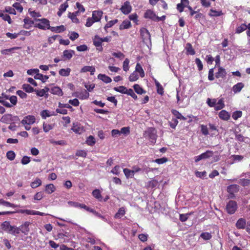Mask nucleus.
Listing matches in <instances>:
<instances>
[{
    "label": "nucleus",
    "instance_id": "f257e3e1",
    "mask_svg": "<svg viewBox=\"0 0 250 250\" xmlns=\"http://www.w3.org/2000/svg\"><path fill=\"white\" fill-rule=\"evenodd\" d=\"M0 228L3 231L14 235L19 234V230L18 227L16 226L10 225V222L8 221L3 222L1 224Z\"/></svg>",
    "mask_w": 250,
    "mask_h": 250
},
{
    "label": "nucleus",
    "instance_id": "f03ea898",
    "mask_svg": "<svg viewBox=\"0 0 250 250\" xmlns=\"http://www.w3.org/2000/svg\"><path fill=\"white\" fill-rule=\"evenodd\" d=\"M36 22L34 24L35 27H38L40 29L46 30L49 29L50 26V21L46 19L43 18L42 19H36Z\"/></svg>",
    "mask_w": 250,
    "mask_h": 250
},
{
    "label": "nucleus",
    "instance_id": "7ed1b4c3",
    "mask_svg": "<svg viewBox=\"0 0 250 250\" xmlns=\"http://www.w3.org/2000/svg\"><path fill=\"white\" fill-rule=\"evenodd\" d=\"M238 208L237 203L233 200H230L227 203L226 206L227 212L229 214H234Z\"/></svg>",
    "mask_w": 250,
    "mask_h": 250
},
{
    "label": "nucleus",
    "instance_id": "20e7f679",
    "mask_svg": "<svg viewBox=\"0 0 250 250\" xmlns=\"http://www.w3.org/2000/svg\"><path fill=\"white\" fill-rule=\"evenodd\" d=\"M16 212L22 214L25 213L27 215H38L40 216H44L46 215V214L43 212L30 209H20L17 210Z\"/></svg>",
    "mask_w": 250,
    "mask_h": 250
},
{
    "label": "nucleus",
    "instance_id": "39448f33",
    "mask_svg": "<svg viewBox=\"0 0 250 250\" xmlns=\"http://www.w3.org/2000/svg\"><path fill=\"white\" fill-rule=\"evenodd\" d=\"M30 224V222L28 221H26L21 225L19 227H18V229L19 230V233H20V232H21L24 234L27 235L30 230L29 227Z\"/></svg>",
    "mask_w": 250,
    "mask_h": 250
},
{
    "label": "nucleus",
    "instance_id": "423d86ee",
    "mask_svg": "<svg viewBox=\"0 0 250 250\" xmlns=\"http://www.w3.org/2000/svg\"><path fill=\"white\" fill-rule=\"evenodd\" d=\"M146 133L147 134L148 139L150 142L152 144H155L157 138V135L155 132V129L154 128H150Z\"/></svg>",
    "mask_w": 250,
    "mask_h": 250
},
{
    "label": "nucleus",
    "instance_id": "0eeeda50",
    "mask_svg": "<svg viewBox=\"0 0 250 250\" xmlns=\"http://www.w3.org/2000/svg\"><path fill=\"white\" fill-rule=\"evenodd\" d=\"M131 10L132 7L128 1L125 2L120 8V10L125 15L128 14L131 12Z\"/></svg>",
    "mask_w": 250,
    "mask_h": 250
},
{
    "label": "nucleus",
    "instance_id": "6e6552de",
    "mask_svg": "<svg viewBox=\"0 0 250 250\" xmlns=\"http://www.w3.org/2000/svg\"><path fill=\"white\" fill-rule=\"evenodd\" d=\"M31 72H34V73L36 74L34 76L35 79L41 80L43 83H44L43 75L39 73V70L38 69L36 68L28 70L27 73L28 74L32 75V73H31Z\"/></svg>",
    "mask_w": 250,
    "mask_h": 250
},
{
    "label": "nucleus",
    "instance_id": "1a4fd4ad",
    "mask_svg": "<svg viewBox=\"0 0 250 250\" xmlns=\"http://www.w3.org/2000/svg\"><path fill=\"white\" fill-rule=\"evenodd\" d=\"M140 32L143 42H145L150 39V35L147 29L142 28L140 29Z\"/></svg>",
    "mask_w": 250,
    "mask_h": 250
},
{
    "label": "nucleus",
    "instance_id": "9d476101",
    "mask_svg": "<svg viewBox=\"0 0 250 250\" xmlns=\"http://www.w3.org/2000/svg\"><path fill=\"white\" fill-rule=\"evenodd\" d=\"M71 130L75 133L79 134H81L84 131L83 127L78 123H73Z\"/></svg>",
    "mask_w": 250,
    "mask_h": 250
},
{
    "label": "nucleus",
    "instance_id": "9b49d317",
    "mask_svg": "<svg viewBox=\"0 0 250 250\" xmlns=\"http://www.w3.org/2000/svg\"><path fill=\"white\" fill-rule=\"evenodd\" d=\"M35 117L33 115H28L24 118L21 123L23 125H32L35 122Z\"/></svg>",
    "mask_w": 250,
    "mask_h": 250
},
{
    "label": "nucleus",
    "instance_id": "f8f14e48",
    "mask_svg": "<svg viewBox=\"0 0 250 250\" xmlns=\"http://www.w3.org/2000/svg\"><path fill=\"white\" fill-rule=\"evenodd\" d=\"M189 3L188 0H181V2L177 4L176 8L180 13H182L184 11V8L188 6Z\"/></svg>",
    "mask_w": 250,
    "mask_h": 250
},
{
    "label": "nucleus",
    "instance_id": "ddd939ff",
    "mask_svg": "<svg viewBox=\"0 0 250 250\" xmlns=\"http://www.w3.org/2000/svg\"><path fill=\"white\" fill-rule=\"evenodd\" d=\"M189 3L188 0H181V2L177 4L176 8L180 13H182L184 11V8L188 6Z\"/></svg>",
    "mask_w": 250,
    "mask_h": 250
},
{
    "label": "nucleus",
    "instance_id": "4468645a",
    "mask_svg": "<svg viewBox=\"0 0 250 250\" xmlns=\"http://www.w3.org/2000/svg\"><path fill=\"white\" fill-rule=\"evenodd\" d=\"M103 15V12L102 11H94L92 13L91 18L96 22L99 21Z\"/></svg>",
    "mask_w": 250,
    "mask_h": 250
},
{
    "label": "nucleus",
    "instance_id": "2eb2a0df",
    "mask_svg": "<svg viewBox=\"0 0 250 250\" xmlns=\"http://www.w3.org/2000/svg\"><path fill=\"white\" fill-rule=\"evenodd\" d=\"M227 72L225 69L222 67L219 66L218 71L215 73V77L216 78H224L226 77Z\"/></svg>",
    "mask_w": 250,
    "mask_h": 250
},
{
    "label": "nucleus",
    "instance_id": "dca6fc26",
    "mask_svg": "<svg viewBox=\"0 0 250 250\" xmlns=\"http://www.w3.org/2000/svg\"><path fill=\"white\" fill-rule=\"evenodd\" d=\"M218 116L220 119L224 121H228L230 118V114L228 112L225 110H222L219 112Z\"/></svg>",
    "mask_w": 250,
    "mask_h": 250
},
{
    "label": "nucleus",
    "instance_id": "f3484780",
    "mask_svg": "<svg viewBox=\"0 0 250 250\" xmlns=\"http://www.w3.org/2000/svg\"><path fill=\"white\" fill-rule=\"evenodd\" d=\"M77 97L81 99H88L89 96V94L85 89H83L80 92H77L76 93Z\"/></svg>",
    "mask_w": 250,
    "mask_h": 250
},
{
    "label": "nucleus",
    "instance_id": "a211bd4d",
    "mask_svg": "<svg viewBox=\"0 0 250 250\" xmlns=\"http://www.w3.org/2000/svg\"><path fill=\"white\" fill-rule=\"evenodd\" d=\"M156 17V14L151 10H147L144 14V18L146 19H150L153 21H155Z\"/></svg>",
    "mask_w": 250,
    "mask_h": 250
},
{
    "label": "nucleus",
    "instance_id": "6ab92c4d",
    "mask_svg": "<svg viewBox=\"0 0 250 250\" xmlns=\"http://www.w3.org/2000/svg\"><path fill=\"white\" fill-rule=\"evenodd\" d=\"M239 190V186L236 184L231 185L227 187V191L229 194H233Z\"/></svg>",
    "mask_w": 250,
    "mask_h": 250
},
{
    "label": "nucleus",
    "instance_id": "aec40b11",
    "mask_svg": "<svg viewBox=\"0 0 250 250\" xmlns=\"http://www.w3.org/2000/svg\"><path fill=\"white\" fill-rule=\"evenodd\" d=\"M246 220L243 218L239 219L236 223V227L238 229H244L246 227Z\"/></svg>",
    "mask_w": 250,
    "mask_h": 250
},
{
    "label": "nucleus",
    "instance_id": "412c9836",
    "mask_svg": "<svg viewBox=\"0 0 250 250\" xmlns=\"http://www.w3.org/2000/svg\"><path fill=\"white\" fill-rule=\"evenodd\" d=\"M49 29L52 32L55 33H61L65 30V28L64 25H62L56 27L49 26Z\"/></svg>",
    "mask_w": 250,
    "mask_h": 250
},
{
    "label": "nucleus",
    "instance_id": "4be33fe9",
    "mask_svg": "<svg viewBox=\"0 0 250 250\" xmlns=\"http://www.w3.org/2000/svg\"><path fill=\"white\" fill-rule=\"evenodd\" d=\"M95 71V68L93 66H83L80 71L81 73H84L90 72L91 75H94Z\"/></svg>",
    "mask_w": 250,
    "mask_h": 250
},
{
    "label": "nucleus",
    "instance_id": "5701e85b",
    "mask_svg": "<svg viewBox=\"0 0 250 250\" xmlns=\"http://www.w3.org/2000/svg\"><path fill=\"white\" fill-rule=\"evenodd\" d=\"M244 87V84L243 83L241 82L238 83L237 84L233 86L232 90L234 93H237L240 92Z\"/></svg>",
    "mask_w": 250,
    "mask_h": 250
},
{
    "label": "nucleus",
    "instance_id": "b1692460",
    "mask_svg": "<svg viewBox=\"0 0 250 250\" xmlns=\"http://www.w3.org/2000/svg\"><path fill=\"white\" fill-rule=\"evenodd\" d=\"M24 26L23 27L26 29H29V28L33 25L35 24L34 22L29 17H26L23 20Z\"/></svg>",
    "mask_w": 250,
    "mask_h": 250
},
{
    "label": "nucleus",
    "instance_id": "393cba45",
    "mask_svg": "<svg viewBox=\"0 0 250 250\" xmlns=\"http://www.w3.org/2000/svg\"><path fill=\"white\" fill-rule=\"evenodd\" d=\"M50 92L54 95H57L59 96H62L63 95L62 90L58 86H54L51 88Z\"/></svg>",
    "mask_w": 250,
    "mask_h": 250
},
{
    "label": "nucleus",
    "instance_id": "a878e982",
    "mask_svg": "<svg viewBox=\"0 0 250 250\" xmlns=\"http://www.w3.org/2000/svg\"><path fill=\"white\" fill-rule=\"evenodd\" d=\"M98 78L100 80H101L103 82L106 83H110L112 81L111 78L105 74H99L98 76Z\"/></svg>",
    "mask_w": 250,
    "mask_h": 250
},
{
    "label": "nucleus",
    "instance_id": "bb28decb",
    "mask_svg": "<svg viewBox=\"0 0 250 250\" xmlns=\"http://www.w3.org/2000/svg\"><path fill=\"white\" fill-rule=\"evenodd\" d=\"M93 44L97 47L101 46L103 41L102 38H100L98 35H95L93 39Z\"/></svg>",
    "mask_w": 250,
    "mask_h": 250
},
{
    "label": "nucleus",
    "instance_id": "cd10ccee",
    "mask_svg": "<svg viewBox=\"0 0 250 250\" xmlns=\"http://www.w3.org/2000/svg\"><path fill=\"white\" fill-rule=\"evenodd\" d=\"M131 26V22L128 20L124 21L120 25V30H124L125 29H128Z\"/></svg>",
    "mask_w": 250,
    "mask_h": 250
},
{
    "label": "nucleus",
    "instance_id": "c85d7f7f",
    "mask_svg": "<svg viewBox=\"0 0 250 250\" xmlns=\"http://www.w3.org/2000/svg\"><path fill=\"white\" fill-rule=\"evenodd\" d=\"M75 54V51L72 50H65L63 52V57L68 60L70 59Z\"/></svg>",
    "mask_w": 250,
    "mask_h": 250
},
{
    "label": "nucleus",
    "instance_id": "c756f323",
    "mask_svg": "<svg viewBox=\"0 0 250 250\" xmlns=\"http://www.w3.org/2000/svg\"><path fill=\"white\" fill-rule=\"evenodd\" d=\"M171 113L176 117L175 119H180L184 121H186L187 120V118L184 117L178 110L176 109H172L171 110Z\"/></svg>",
    "mask_w": 250,
    "mask_h": 250
},
{
    "label": "nucleus",
    "instance_id": "7c9ffc66",
    "mask_svg": "<svg viewBox=\"0 0 250 250\" xmlns=\"http://www.w3.org/2000/svg\"><path fill=\"white\" fill-rule=\"evenodd\" d=\"M186 50L187 51V54L188 55H194L195 54V51L193 48L191 43H187L186 46Z\"/></svg>",
    "mask_w": 250,
    "mask_h": 250
},
{
    "label": "nucleus",
    "instance_id": "2f4dec72",
    "mask_svg": "<svg viewBox=\"0 0 250 250\" xmlns=\"http://www.w3.org/2000/svg\"><path fill=\"white\" fill-rule=\"evenodd\" d=\"M125 213V210L124 207L120 208L117 212L115 214L114 218L116 219L121 218Z\"/></svg>",
    "mask_w": 250,
    "mask_h": 250
},
{
    "label": "nucleus",
    "instance_id": "473e14b6",
    "mask_svg": "<svg viewBox=\"0 0 250 250\" xmlns=\"http://www.w3.org/2000/svg\"><path fill=\"white\" fill-rule=\"evenodd\" d=\"M223 15V13L221 10L217 11L213 9H210L208 15L210 17H219Z\"/></svg>",
    "mask_w": 250,
    "mask_h": 250
},
{
    "label": "nucleus",
    "instance_id": "72a5a7b5",
    "mask_svg": "<svg viewBox=\"0 0 250 250\" xmlns=\"http://www.w3.org/2000/svg\"><path fill=\"white\" fill-rule=\"evenodd\" d=\"M123 172L127 179L134 177V173L132 170L125 168L123 169Z\"/></svg>",
    "mask_w": 250,
    "mask_h": 250
},
{
    "label": "nucleus",
    "instance_id": "f704fd0d",
    "mask_svg": "<svg viewBox=\"0 0 250 250\" xmlns=\"http://www.w3.org/2000/svg\"><path fill=\"white\" fill-rule=\"evenodd\" d=\"M154 82L157 88V93L161 95H163L164 93V90L162 85L156 79L154 80Z\"/></svg>",
    "mask_w": 250,
    "mask_h": 250
},
{
    "label": "nucleus",
    "instance_id": "c9c22d12",
    "mask_svg": "<svg viewBox=\"0 0 250 250\" xmlns=\"http://www.w3.org/2000/svg\"><path fill=\"white\" fill-rule=\"evenodd\" d=\"M56 190V188L52 184L46 185L45 187V191L48 194H51L54 192Z\"/></svg>",
    "mask_w": 250,
    "mask_h": 250
},
{
    "label": "nucleus",
    "instance_id": "e433bc0d",
    "mask_svg": "<svg viewBox=\"0 0 250 250\" xmlns=\"http://www.w3.org/2000/svg\"><path fill=\"white\" fill-rule=\"evenodd\" d=\"M134 72H136L137 73L138 72L141 78L145 77V72L139 63H137L135 67V71Z\"/></svg>",
    "mask_w": 250,
    "mask_h": 250
},
{
    "label": "nucleus",
    "instance_id": "4c0bfd02",
    "mask_svg": "<svg viewBox=\"0 0 250 250\" xmlns=\"http://www.w3.org/2000/svg\"><path fill=\"white\" fill-rule=\"evenodd\" d=\"M93 196L99 201H102V196L100 190L98 189H95L92 192Z\"/></svg>",
    "mask_w": 250,
    "mask_h": 250
},
{
    "label": "nucleus",
    "instance_id": "58836bf2",
    "mask_svg": "<svg viewBox=\"0 0 250 250\" xmlns=\"http://www.w3.org/2000/svg\"><path fill=\"white\" fill-rule=\"evenodd\" d=\"M42 182L41 180L38 178H36V179L30 184V186L33 188H36L39 187L42 185Z\"/></svg>",
    "mask_w": 250,
    "mask_h": 250
},
{
    "label": "nucleus",
    "instance_id": "ea45409f",
    "mask_svg": "<svg viewBox=\"0 0 250 250\" xmlns=\"http://www.w3.org/2000/svg\"><path fill=\"white\" fill-rule=\"evenodd\" d=\"M54 127V124H47L44 122L43 124V129L45 132H47L50 130L52 129Z\"/></svg>",
    "mask_w": 250,
    "mask_h": 250
},
{
    "label": "nucleus",
    "instance_id": "a19ab883",
    "mask_svg": "<svg viewBox=\"0 0 250 250\" xmlns=\"http://www.w3.org/2000/svg\"><path fill=\"white\" fill-rule=\"evenodd\" d=\"M133 87L135 91L138 94H142L143 93H146V91L144 90L138 84H135Z\"/></svg>",
    "mask_w": 250,
    "mask_h": 250
},
{
    "label": "nucleus",
    "instance_id": "79ce46f5",
    "mask_svg": "<svg viewBox=\"0 0 250 250\" xmlns=\"http://www.w3.org/2000/svg\"><path fill=\"white\" fill-rule=\"evenodd\" d=\"M71 71V69L69 68H67L66 69H61L59 70V74L62 76H68L70 75V72Z\"/></svg>",
    "mask_w": 250,
    "mask_h": 250
},
{
    "label": "nucleus",
    "instance_id": "37998d69",
    "mask_svg": "<svg viewBox=\"0 0 250 250\" xmlns=\"http://www.w3.org/2000/svg\"><path fill=\"white\" fill-rule=\"evenodd\" d=\"M114 90L122 94H126L127 89L125 86H120L114 87Z\"/></svg>",
    "mask_w": 250,
    "mask_h": 250
},
{
    "label": "nucleus",
    "instance_id": "c03bdc74",
    "mask_svg": "<svg viewBox=\"0 0 250 250\" xmlns=\"http://www.w3.org/2000/svg\"><path fill=\"white\" fill-rule=\"evenodd\" d=\"M49 89L48 87H45L44 89H42L41 90H35L36 91V94L40 97H42L44 95L46 92L48 91Z\"/></svg>",
    "mask_w": 250,
    "mask_h": 250
},
{
    "label": "nucleus",
    "instance_id": "a18cd8bd",
    "mask_svg": "<svg viewBox=\"0 0 250 250\" xmlns=\"http://www.w3.org/2000/svg\"><path fill=\"white\" fill-rule=\"evenodd\" d=\"M200 237L203 239L204 240H210L212 235L210 233L208 232H203L200 234Z\"/></svg>",
    "mask_w": 250,
    "mask_h": 250
},
{
    "label": "nucleus",
    "instance_id": "49530a36",
    "mask_svg": "<svg viewBox=\"0 0 250 250\" xmlns=\"http://www.w3.org/2000/svg\"><path fill=\"white\" fill-rule=\"evenodd\" d=\"M118 22V20L117 19L112 20L107 22V23L104 26V29L106 30L107 29L112 27L115 24L117 23Z\"/></svg>",
    "mask_w": 250,
    "mask_h": 250
},
{
    "label": "nucleus",
    "instance_id": "de8ad7c7",
    "mask_svg": "<svg viewBox=\"0 0 250 250\" xmlns=\"http://www.w3.org/2000/svg\"><path fill=\"white\" fill-rule=\"evenodd\" d=\"M247 28V25L245 23H243L236 28L235 33L237 34H240L244 31Z\"/></svg>",
    "mask_w": 250,
    "mask_h": 250
},
{
    "label": "nucleus",
    "instance_id": "09e8293b",
    "mask_svg": "<svg viewBox=\"0 0 250 250\" xmlns=\"http://www.w3.org/2000/svg\"><path fill=\"white\" fill-rule=\"evenodd\" d=\"M138 79H139L138 75L137 74V73L136 72H134V71L130 75V76L128 78L129 81L130 82L136 81L137 80H138Z\"/></svg>",
    "mask_w": 250,
    "mask_h": 250
},
{
    "label": "nucleus",
    "instance_id": "8fccbe9b",
    "mask_svg": "<svg viewBox=\"0 0 250 250\" xmlns=\"http://www.w3.org/2000/svg\"><path fill=\"white\" fill-rule=\"evenodd\" d=\"M6 157L7 159H9V160L13 161L15 158L16 154L13 151L10 150L7 152Z\"/></svg>",
    "mask_w": 250,
    "mask_h": 250
},
{
    "label": "nucleus",
    "instance_id": "3c124183",
    "mask_svg": "<svg viewBox=\"0 0 250 250\" xmlns=\"http://www.w3.org/2000/svg\"><path fill=\"white\" fill-rule=\"evenodd\" d=\"M86 142V144L88 146H93L96 143L95 138L93 136H91V135L89 136L87 138Z\"/></svg>",
    "mask_w": 250,
    "mask_h": 250
},
{
    "label": "nucleus",
    "instance_id": "603ef678",
    "mask_svg": "<svg viewBox=\"0 0 250 250\" xmlns=\"http://www.w3.org/2000/svg\"><path fill=\"white\" fill-rule=\"evenodd\" d=\"M22 88L28 93L32 92L35 90L34 89L33 87H32L30 84H23L22 85Z\"/></svg>",
    "mask_w": 250,
    "mask_h": 250
},
{
    "label": "nucleus",
    "instance_id": "864d4df0",
    "mask_svg": "<svg viewBox=\"0 0 250 250\" xmlns=\"http://www.w3.org/2000/svg\"><path fill=\"white\" fill-rule=\"evenodd\" d=\"M168 161V159L166 157H163L161 158L156 159L154 160H153V162L156 163L159 165L163 164L166 163Z\"/></svg>",
    "mask_w": 250,
    "mask_h": 250
},
{
    "label": "nucleus",
    "instance_id": "5fc2aeb1",
    "mask_svg": "<svg viewBox=\"0 0 250 250\" xmlns=\"http://www.w3.org/2000/svg\"><path fill=\"white\" fill-rule=\"evenodd\" d=\"M9 101L11 103V104H10V105L11 106L10 107H9L8 108L12 107L13 106L16 105V104L17 103V98L16 96H14V95L11 96L9 98Z\"/></svg>",
    "mask_w": 250,
    "mask_h": 250
},
{
    "label": "nucleus",
    "instance_id": "6e6d98bb",
    "mask_svg": "<svg viewBox=\"0 0 250 250\" xmlns=\"http://www.w3.org/2000/svg\"><path fill=\"white\" fill-rule=\"evenodd\" d=\"M68 17L72 20V22L76 23H79V20L77 18L76 15L69 12L68 14Z\"/></svg>",
    "mask_w": 250,
    "mask_h": 250
},
{
    "label": "nucleus",
    "instance_id": "4d7b16f0",
    "mask_svg": "<svg viewBox=\"0 0 250 250\" xmlns=\"http://www.w3.org/2000/svg\"><path fill=\"white\" fill-rule=\"evenodd\" d=\"M216 99H210L209 98H208L207 101V103L208 104V105L209 107H214V106L216 104Z\"/></svg>",
    "mask_w": 250,
    "mask_h": 250
},
{
    "label": "nucleus",
    "instance_id": "13d9d810",
    "mask_svg": "<svg viewBox=\"0 0 250 250\" xmlns=\"http://www.w3.org/2000/svg\"><path fill=\"white\" fill-rule=\"evenodd\" d=\"M129 60L128 59L126 58L125 60L123 62V69L125 71H127L129 70Z\"/></svg>",
    "mask_w": 250,
    "mask_h": 250
},
{
    "label": "nucleus",
    "instance_id": "bf43d9fd",
    "mask_svg": "<svg viewBox=\"0 0 250 250\" xmlns=\"http://www.w3.org/2000/svg\"><path fill=\"white\" fill-rule=\"evenodd\" d=\"M212 154H213V152L212 151L208 150L206 152L201 154V156L202 157L203 159H207V158H208L210 157V156H211Z\"/></svg>",
    "mask_w": 250,
    "mask_h": 250
},
{
    "label": "nucleus",
    "instance_id": "052dcab7",
    "mask_svg": "<svg viewBox=\"0 0 250 250\" xmlns=\"http://www.w3.org/2000/svg\"><path fill=\"white\" fill-rule=\"evenodd\" d=\"M242 111H236L233 113L232 117L234 120H236L239 118L241 117L242 116Z\"/></svg>",
    "mask_w": 250,
    "mask_h": 250
},
{
    "label": "nucleus",
    "instance_id": "680f3d73",
    "mask_svg": "<svg viewBox=\"0 0 250 250\" xmlns=\"http://www.w3.org/2000/svg\"><path fill=\"white\" fill-rule=\"evenodd\" d=\"M13 7H14L15 9H16L18 11L21 13L23 10V7L21 4L19 2H15L13 4Z\"/></svg>",
    "mask_w": 250,
    "mask_h": 250
},
{
    "label": "nucleus",
    "instance_id": "e2e57ef3",
    "mask_svg": "<svg viewBox=\"0 0 250 250\" xmlns=\"http://www.w3.org/2000/svg\"><path fill=\"white\" fill-rule=\"evenodd\" d=\"M126 92L127 93H126V94L130 96L134 100L137 99V96L135 94V93L134 92L133 90L132 89H127Z\"/></svg>",
    "mask_w": 250,
    "mask_h": 250
},
{
    "label": "nucleus",
    "instance_id": "0e129e2a",
    "mask_svg": "<svg viewBox=\"0 0 250 250\" xmlns=\"http://www.w3.org/2000/svg\"><path fill=\"white\" fill-rule=\"evenodd\" d=\"M112 55L116 58L120 59V60L123 59L125 57V55L121 52H113L112 53Z\"/></svg>",
    "mask_w": 250,
    "mask_h": 250
},
{
    "label": "nucleus",
    "instance_id": "69168bd1",
    "mask_svg": "<svg viewBox=\"0 0 250 250\" xmlns=\"http://www.w3.org/2000/svg\"><path fill=\"white\" fill-rule=\"evenodd\" d=\"M201 131L204 135H208V128L207 125H201Z\"/></svg>",
    "mask_w": 250,
    "mask_h": 250
},
{
    "label": "nucleus",
    "instance_id": "338daca9",
    "mask_svg": "<svg viewBox=\"0 0 250 250\" xmlns=\"http://www.w3.org/2000/svg\"><path fill=\"white\" fill-rule=\"evenodd\" d=\"M205 60L208 64H212L214 60V59L212 57L211 55H207L206 57Z\"/></svg>",
    "mask_w": 250,
    "mask_h": 250
},
{
    "label": "nucleus",
    "instance_id": "774afa93",
    "mask_svg": "<svg viewBox=\"0 0 250 250\" xmlns=\"http://www.w3.org/2000/svg\"><path fill=\"white\" fill-rule=\"evenodd\" d=\"M30 162V157L24 156L22 157L21 160V163L22 165H27Z\"/></svg>",
    "mask_w": 250,
    "mask_h": 250
}]
</instances>
